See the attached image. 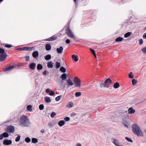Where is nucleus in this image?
Here are the masks:
<instances>
[{"mask_svg":"<svg viewBox=\"0 0 146 146\" xmlns=\"http://www.w3.org/2000/svg\"><path fill=\"white\" fill-rule=\"evenodd\" d=\"M133 132L138 137H143V135L141 129L136 124H133L132 126Z\"/></svg>","mask_w":146,"mask_h":146,"instance_id":"nucleus-1","label":"nucleus"},{"mask_svg":"<svg viewBox=\"0 0 146 146\" xmlns=\"http://www.w3.org/2000/svg\"><path fill=\"white\" fill-rule=\"evenodd\" d=\"M30 123L29 121L27 116L25 115H22L20 117L19 122L20 125L27 127Z\"/></svg>","mask_w":146,"mask_h":146,"instance_id":"nucleus-2","label":"nucleus"},{"mask_svg":"<svg viewBox=\"0 0 146 146\" xmlns=\"http://www.w3.org/2000/svg\"><path fill=\"white\" fill-rule=\"evenodd\" d=\"M65 33L70 38H74V36L71 31L69 27H67L65 29Z\"/></svg>","mask_w":146,"mask_h":146,"instance_id":"nucleus-3","label":"nucleus"},{"mask_svg":"<svg viewBox=\"0 0 146 146\" xmlns=\"http://www.w3.org/2000/svg\"><path fill=\"white\" fill-rule=\"evenodd\" d=\"M74 84H75V87L78 88L80 87L81 81L77 77H75L74 80Z\"/></svg>","mask_w":146,"mask_h":146,"instance_id":"nucleus-4","label":"nucleus"},{"mask_svg":"<svg viewBox=\"0 0 146 146\" xmlns=\"http://www.w3.org/2000/svg\"><path fill=\"white\" fill-rule=\"evenodd\" d=\"M7 53H5L4 54H0V62L4 61L6 59L7 56Z\"/></svg>","mask_w":146,"mask_h":146,"instance_id":"nucleus-5","label":"nucleus"},{"mask_svg":"<svg viewBox=\"0 0 146 146\" xmlns=\"http://www.w3.org/2000/svg\"><path fill=\"white\" fill-rule=\"evenodd\" d=\"M17 66L16 65H13L12 66H10L5 68L4 69V71H9L12 69H14Z\"/></svg>","mask_w":146,"mask_h":146,"instance_id":"nucleus-6","label":"nucleus"},{"mask_svg":"<svg viewBox=\"0 0 146 146\" xmlns=\"http://www.w3.org/2000/svg\"><path fill=\"white\" fill-rule=\"evenodd\" d=\"M12 141L10 140L5 139L3 141V144L5 145H9L11 144Z\"/></svg>","mask_w":146,"mask_h":146,"instance_id":"nucleus-7","label":"nucleus"},{"mask_svg":"<svg viewBox=\"0 0 146 146\" xmlns=\"http://www.w3.org/2000/svg\"><path fill=\"white\" fill-rule=\"evenodd\" d=\"M57 38V37L55 35H53L51 37L45 39V41H52L56 40Z\"/></svg>","mask_w":146,"mask_h":146,"instance_id":"nucleus-8","label":"nucleus"},{"mask_svg":"<svg viewBox=\"0 0 146 146\" xmlns=\"http://www.w3.org/2000/svg\"><path fill=\"white\" fill-rule=\"evenodd\" d=\"M36 66V64L34 62L31 63L29 65V68L32 70H34L35 69Z\"/></svg>","mask_w":146,"mask_h":146,"instance_id":"nucleus-9","label":"nucleus"},{"mask_svg":"<svg viewBox=\"0 0 146 146\" xmlns=\"http://www.w3.org/2000/svg\"><path fill=\"white\" fill-rule=\"evenodd\" d=\"M14 129L15 127L13 126H9L7 128L8 131L10 133L13 132Z\"/></svg>","mask_w":146,"mask_h":146,"instance_id":"nucleus-10","label":"nucleus"},{"mask_svg":"<svg viewBox=\"0 0 146 146\" xmlns=\"http://www.w3.org/2000/svg\"><path fill=\"white\" fill-rule=\"evenodd\" d=\"M66 82L67 83L66 85L68 86H72L73 85V83L70 78H69L68 80H67Z\"/></svg>","mask_w":146,"mask_h":146,"instance_id":"nucleus-11","label":"nucleus"},{"mask_svg":"<svg viewBox=\"0 0 146 146\" xmlns=\"http://www.w3.org/2000/svg\"><path fill=\"white\" fill-rule=\"evenodd\" d=\"M100 86L101 88L104 87V88H108L109 87V85H107L105 83V82L104 83L102 82L100 83Z\"/></svg>","mask_w":146,"mask_h":146,"instance_id":"nucleus-12","label":"nucleus"},{"mask_svg":"<svg viewBox=\"0 0 146 146\" xmlns=\"http://www.w3.org/2000/svg\"><path fill=\"white\" fill-rule=\"evenodd\" d=\"M56 51L59 54L61 53L63 50V48L62 46H61L59 48L56 49Z\"/></svg>","mask_w":146,"mask_h":146,"instance_id":"nucleus-13","label":"nucleus"},{"mask_svg":"<svg viewBox=\"0 0 146 146\" xmlns=\"http://www.w3.org/2000/svg\"><path fill=\"white\" fill-rule=\"evenodd\" d=\"M135 111V110L133 109L132 107L129 108L128 110V113L130 114L134 113Z\"/></svg>","mask_w":146,"mask_h":146,"instance_id":"nucleus-14","label":"nucleus"},{"mask_svg":"<svg viewBox=\"0 0 146 146\" xmlns=\"http://www.w3.org/2000/svg\"><path fill=\"white\" fill-rule=\"evenodd\" d=\"M38 55V52L37 51H35L33 52L32 54V56L34 58L37 57Z\"/></svg>","mask_w":146,"mask_h":146,"instance_id":"nucleus-15","label":"nucleus"},{"mask_svg":"<svg viewBox=\"0 0 146 146\" xmlns=\"http://www.w3.org/2000/svg\"><path fill=\"white\" fill-rule=\"evenodd\" d=\"M65 124V121L63 120H60L58 123V125L60 127L63 126Z\"/></svg>","mask_w":146,"mask_h":146,"instance_id":"nucleus-16","label":"nucleus"},{"mask_svg":"<svg viewBox=\"0 0 146 146\" xmlns=\"http://www.w3.org/2000/svg\"><path fill=\"white\" fill-rule=\"evenodd\" d=\"M112 82V81L111 79L110 78H108L106 79L105 81V83L109 85V84L110 83H111Z\"/></svg>","mask_w":146,"mask_h":146,"instance_id":"nucleus-17","label":"nucleus"},{"mask_svg":"<svg viewBox=\"0 0 146 146\" xmlns=\"http://www.w3.org/2000/svg\"><path fill=\"white\" fill-rule=\"evenodd\" d=\"M51 47L50 44H46L45 45V49L47 51H49L51 49Z\"/></svg>","mask_w":146,"mask_h":146,"instance_id":"nucleus-18","label":"nucleus"},{"mask_svg":"<svg viewBox=\"0 0 146 146\" xmlns=\"http://www.w3.org/2000/svg\"><path fill=\"white\" fill-rule=\"evenodd\" d=\"M45 99V102L46 103H50L51 102V100L50 97H45L44 98Z\"/></svg>","mask_w":146,"mask_h":146,"instance_id":"nucleus-19","label":"nucleus"},{"mask_svg":"<svg viewBox=\"0 0 146 146\" xmlns=\"http://www.w3.org/2000/svg\"><path fill=\"white\" fill-rule=\"evenodd\" d=\"M45 60H50L51 58V56L50 54H47L44 57Z\"/></svg>","mask_w":146,"mask_h":146,"instance_id":"nucleus-20","label":"nucleus"},{"mask_svg":"<svg viewBox=\"0 0 146 146\" xmlns=\"http://www.w3.org/2000/svg\"><path fill=\"white\" fill-rule=\"evenodd\" d=\"M124 40L123 38L121 37H119L117 38L115 40V41L116 42H120L121 41Z\"/></svg>","mask_w":146,"mask_h":146,"instance_id":"nucleus-21","label":"nucleus"},{"mask_svg":"<svg viewBox=\"0 0 146 146\" xmlns=\"http://www.w3.org/2000/svg\"><path fill=\"white\" fill-rule=\"evenodd\" d=\"M73 103L71 102H69L66 105V106L68 108H71L73 106Z\"/></svg>","mask_w":146,"mask_h":146,"instance_id":"nucleus-22","label":"nucleus"},{"mask_svg":"<svg viewBox=\"0 0 146 146\" xmlns=\"http://www.w3.org/2000/svg\"><path fill=\"white\" fill-rule=\"evenodd\" d=\"M47 67L48 68H52L53 67V63L51 62H48L47 63Z\"/></svg>","mask_w":146,"mask_h":146,"instance_id":"nucleus-23","label":"nucleus"},{"mask_svg":"<svg viewBox=\"0 0 146 146\" xmlns=\"http://www.w3.org/2000/svg\"><path fill=\"white\" fill-rule=\"evenodd\" d=\"M72 57L75 62H77L78 61V59L77 58V56L76 55L73 54L72 56Z\"/></svg>","mask_w":146,"mask_h":146,"instance_id":"nucleus-24","label":"nucleus"},{"mask_svg":"<svg viewBox=\"0 0 146 146\" xmlns=\"http://www.w3.org/2000/svg\"><path fill=\"white\" fill-rule=\"evenodd\" d=\"M43 68L42 66L40 64H38L37 66V69L38 70H40Z\"/></svg>","mask_w":146,"mask_h":146,"instance_id":"nucleus-25","label":"nucleus"},{"mask_svg":"<svg viewBox=\"0 0 146 146\" xmlns=\"http://www.w3.org/2000/svg\"><path fill=\"white\" fill-rule=\"evenodd\" d=\"M61 78L62 80H65L66 78V75L65 73H63L62 74L61 76Z\"/></svg>","mask_w":146,"mask_h":146,"instance_id":"nucleus-26","label":"nucleus"},{"mask_svg":"<svg viewBox=\"0 0 146 146\" xmlns=\"http://www.w3.org/2000/svg\"><path fill=\"white\" fill-rule=\"evenodd\" d=\"M113 87L114 88L116 89L119 87V84L118 82H115L113 85Z\"/></svg>","mask_w":146,"mask_h":146,"instance_id":"nucleus-27","label":"nucleus"},{"mask_svg":"<svg viewBox=\"0 0 146 146\" xmlns=\"http://www.w3.org/2000/svg\"><path fill=\"white\" fill-rule=\"evenodd\" d=\"M34 48L33 47H25V51H31L32 50L33 48Z\"/></svg>","mask_w":146,"mask_h":146,"instance_id":"nucleus-28","label":"nucleus"},{"mask_svg":"<svg viewBox=\"0 0 146 146\" xmlns=\"http://www.w3.org/2000/svg\"><path fill=\"white\" fill-rule=\"evenodd\" d=\"M60 71L63 73H65L66 71V69L63 66L61 67L60 69Z\"/></svg>","mask_w":146,"mask_h":146,"instance_id":"nucleus-29","label":"nucleus"},{"mask_svg":"<svg viewBox=\"0 0 146 146\" xmlns=\"http://www.w3.org/2000/svg\"><path fill=\"white\" fill-rule=\"evenodd\" d=\"M131 33L130 32H128L125 33L124 35V37L125 38H127L129 37L131 35Z\"/></svg>","mask_w":146,"mask_h":146,"instance_id":"nucleus-30","label":"nucleus"},{"mask_svg":"<svg viewBox=\"0 0 146 146\" xmlns=\"http://www.w3.org/2000/svg\"><path fill=\"white\" fill-rule=\"evenodd\" d=\"M38 142V139L36 138H33L32 139V142L34 143H35Z\"/></svg>","mask_w":146,"mask_h":146,"instance_id":"nucleus-31","label":"nucleus"},{"mask_svg":"<svg viewBox=\"0 0 146 146\" xmlns=\"http://www.w3.org/2000/svg\"><path fill=\"white\" fill-rule=\"evenodd\" d=\"M5 53H6V52H5L4 49L1 48H0V54H4Z\"/></svg>","mask_w":146,"mask_h":146,"instance_id":"nucleus-32","label":"nucleus"},{"mask_svg":"<svg viewBox=\"0 0 146 146\" xmlns=\"http://www.w3.org/2000/svg\"><path fill=\"white\" fill-rule=\"evenodd\" d=\"M132 84L134 85L137 84V81L136 79H133L132 80Z\"/></svg>","mask_w":146,"mask_h":146,"instance_id":"nucleus-33","label":"nucleus"},{"mask_svg":"<svg viewBox=\"0 0 146 146\" xmlns=\"http://www.w3.org/2000/svg\"><path fill=\"white\" fill-rule=\"evenodd\" d=\"M32 106L30 105H29L27 106V109L28 110H29L30 111H32Z\"/></svg>","mask_w":146,"mask_h":146,"instance_id":"nucleus-34","label":"nucleus"},{"mask_svg":"<svg viewBox=\"0 0 146 146\" xmlns=\"http://www.w3.org/2000/svg\"><path fill=\"white\" fill-rule=\"evenodd\" d=\"M81 95V93L80 92H76L75 94V96L76 97H78L80 96Z\"/></svg>","mask_w":146,"mask_h":146,"instance_id":"nucleus-35","label":"nucleus"},{"mask_svg":"<svg viewBox=\"0 0 146 146\" xmlns=\"http://www.w3.org/2000/svg\"><path fill=\"white\" fill-rule=\"evenodd\" d=\"M62 97V96L61 95L58 96L55 98L56 100L57 101H59L60 100L61 98Z\"/></svg>","mask_w":146,"mask_h":146,"instance_id":"nucleus-36","label":"nucleus"},{"mask_svg":"<svg viewBox=\"0 0 146 146\" xmlns=\"http://www.w3.org/2000/svg\"><path fill=\"white\" fill-rule=\"evenodd\" d=\"M3 134V137H8L9 135L7 133L5 132L3 133V134Z\"/></svg>","mask_w":146,"mask_h":146,"instance_id":"nucleus-37","label":"nucleus"},{"mask_svg":"<svg viewBox=\"0 0 146 146\" xmlns=\"http://www.w3.org/2000/svg\"><path fill=\"white\" fill-rule=\"evenodd\" d=\"M60 66V63L58 62H56V67L57 68H59Z\"/></svg>","mask_w":146,"mask_h":146,"instance_id":"nucleus-38","label":"nucleus"},{"mask_svg":"<svg viewBox=\"0 0 146 146\" xmlns=\"http://www.w3.org/2000/svg\"><path fill=\"white\" fill-rule=\"evenodd\" d=\"M56 115V113L55 112H53L51 113L50 114V116L52 118H53Z\"/></svg>","mask_w":146,"mask_h":146,"instance_id":"nucleus-39","label":"nucleus"},{"mask_svg":"<svg viewBox=\"0 0 146 146\" xmlns=\"http://www.w3.org/2000/svg\"><path fill=\"white\" fill-rule=\"evenodd\" d=\"M128 76L129 78L131 79H132L134 78L132 73L131 72H130Z\"/></svg>","mask_w":146,"mask_h":146,"instance_id":"nucleus-40","label":"nucleus"},{"mask_svg":"<svg viewBox=\"0 0 146 146\" xmlns=\"http://www.w3.org/2000/svg\"><path fill=\"white\" fill-rule=\"evenodd\" d=\"M25 141L27 143H28L31 141V139L29 137H27L25 139Z\"/></svg>","mask_w":146,"mask_h":146,"instance_id":"nucleus-41","label":"nucleus"},{"mask_svg":"<svg viewBox=\"0 0 146 146\" xmlns=\"http://www.w3.org/2000/svg\"><path fill=\"white\" fill-rule=\"evenodd\" d=\"M39 108L40 110H42L44 108V106L43 104H40L39 105Z\"/></svg>","mask_w":146,"mask_h":146,"instance_id":"nucleus-42","label":"nucleus"},{"mask_svg":"<svg viewBox=\"0 0 146 146\" xmlns=\"http://www.w3.org/2000/svg\"><path fill=\"white\" fill-rule=\"evenodd\" d=\"M21 136L20 135H18L17 136V137L15 139V141L16 142L19 141L20 139Z\"/></svg>","mask_w":146,"mask_h":146,"instance_id":"nucleus-43","label":"nucleus"},{"mask_svg":"<svg viewBox=\"0 0 146 146\" xmlns=\"http://www.w3.org/2000/svg\"><path fill=\"white\" fill-rule=\"evenodd\" d=\"M125 139L129 142H133V141L131 139L127 137H125Z\"/></svg>","mask_w":146,"mask_h":146,"instance_id":"nucleus-44","label":"nucleus"},{"mask_svg":"<svg viewBox=\"0 0 146 146\" xmlns=\"http://www.w3.org/2000/svg\"><path fill=\"white\" fill-rule=\"evenodd\" d=\"M141 50L143 53H146V47L143 48Z\"/></svg>","mask_w":146,"mask_h":146,"instance_id":"nucleus-45","label":"nucleus"},{"mask_svg":"<svg viewBox=\"0 0 146 146\" xmlns=\"http://www.w3.org/2000/svg\"><path fill=\"white\" fill-rule=\"evenodd\" d=\"M139 44L140 45H142L143 42V40L142 39H140L139 40Z\"/></svg>","mask_w":146,"mask_h":146,"instance_id":"nucleus-46","label":"nucleus"},{"mask_svg":"<svg viewBox=\"0 0 146 146\" xmlns=\"http://www.w3.org/2000/svg\"><path fill=\"white\" fill-rule=\"evenodd\" d=\"M55 92L51 90L49 93V95L50 96H53Z\"/></svg>","mask_w":146,"mask_h":146,"instance_id":"nucleus-47","label":"nucleus"},{"mask_svg":"<svg viewBox=\"0 0 146 146\" xmlns=\"http://www.w3.org/2000/svg\"><path fill=\"white\" fill-rule=\"evenodd\" d=\"M64 119L66 121H67L70 120V118L68 117H66L64 118Z\"/></svg>","mask_w":146,"mask_h":146,"instance_id":"nucleus-48","label":"nucleus"},{"mask_svg":"<svg viewBox=\"0 0 146 146\" xmlns=\"http://www.w3.org/2000/svg\"><path fill=\"white\" fill-rule=\"evenodd\" d=\"M5 46L7 48H10L12 46V45L9 44H6L5 45Z\"/></svg>","mask_w":146,"mask_h":146,"instance_id":"nucleus-49","label":"nucleus"},{"mask_svg":"<svg viewBox=\"0 0 146 146\" xmlns=\"http://www.w3.org/2000/svg\"><path fill=\"white\" fill-rule=\"evenodd\" d=\"M90 50L91 52H92V53L93 54V55H95V51L91 48H90Z\"/></svg>","mask_w":146,"mask_h":146,"instance_id":"nucleus-50","label":"nucleus"},{"mask_svg":"<svg viewBox=\"0 0 146 146\" xmlns=\"http://www.w3.org/2000/svg\"><path fill=\"white\" fill-rule=\"evenodd\" d=\"M30 59V57L28 56H26L25 57V60L26 61H28Z\"/></svg>","mask_w":146,"mask_h":146,"instance_id":"nucleus-51","label":"nucleus"},{"mask_svg":"<svg viewBox=\"0 0 146 146\" xmlns=\"http://www.w3.org/2000/svg\"><path fill=\"white\" fill-rule=\"evenodd\" d=\"M76 115V113L74 112L72 113L70 115L72 117L75 116Z\"/></svg>","mask_w":146,"mask_h":146,"instance_id":"nucleus-52","label":"nucleus"},{"mask_svg":"<svg viewBox=\"0 0 146 146\" xmlns=\"http://www.w3.org/2000/svg\"><path fill=\"white\" fill-rule=\"evenodd\" d=\"M65 42L67 44H69L70 43V41L69 39H68L66 40Z\"/></svg>","mask_w":146,"mask_h":146,"instance_id":"nucleus-53","label":"nucleus"},{"mask_svg":"<svg viewBox=\"0 0 146 146\" xmlns=\"http://www.w3.org/2000/svg\"><path fill=\"white\" fill-rule=\"evenodd\" d=\"M48 126H53L52 123L51 122L48 123Z\"/></svg>","mask_w":146,"mask_h":146,"instance_id":"nucleus-54","label":"nucleus"},{"mask_svg":"<svg viewBox=\"0 0 146 146\" xmlns=\"http://www.w3.org/2000/svg\"><path fill=\"white\" fill-rule=\"evenodd\" d=\"M3 134H2L0 135V139L1 140H2L3 138Z\"/></svg>","mask_w":146,"mask_h":146,"instance_id":"nucleus-55","label":"nucleus"},{"mask_svg":"<svg viewBox=\"0 0 146 146\" xmlns=\"http://www.w3.org/2000/svg\"><path fill=\"white\" fill-rule=\"evenodd\" d=\"M25 47H23V48H19V50H25Z\"/></svg>","mask_w":146,"mask_h":146,"instance_id":"nucleus-56","label":"nucleus"},{"mask_svg":"<svg viewBox=\"0 0 146 146\" xmlns=\"http://www.w3.org/2000/svg\"><path fill=\"white\" fill-rule=\"evenodd\" d=\"M143 38H146V33L143 35Z\"/></svg>","mask_w":146,"mask_h":146,"instance_id":"nucleus-57","label":"nucleus"},{"mask_svg":"<svg viewBox=\"0 0 146 146\" xmlns=\"http://www.w3.org/2000/svg\"><path fill=\"white\" fill-rule=\"evenodd\" d=\"M46 70L42 72V74L44 75H46Z\"/></svg>","mask_w":146,"mask_h":146,"instance_id":"nucleus-58","label":"nucleus"},{"mask_svg":"<svg viewBox=\"0 0 146 146\" xmlns=\"http://www.w3.org/2000/svg\"><path fill=\"white\" fill-rule=\"evenodd\" d=\"M50 90L49 89H47L46 90V92L47 93H49L50 92Z\"/></svg>","mask_w":146,"mask_h":146,"instance_id":"nucleus-59","label":"nucleus"},{"mask_svg":"<svg viewBox=\"0 0 146 146\" xmlns=\"http://www.w3.org/2000/svg\"><path fill=\"white\" fill-rule=\"evenodd\" d=\"M124 125L126 127H127V128H128V125H127V123L124 124Z\"/></svg>","mask_w":146,"mask_h":146,"instance_id":"nucleus-60","label":"nucleus"},{"mask_svg":"<svg viewBox=\"0 0 146 146\" xmlns=\"http://www.w3.org/2000/svg\"><path fill=\"white\" fill-rule=\"evenodd\" d=\"M76 146H81V144L79 143H77L76 145Z\"/></svg>","mask_w":146,"mask_h":146,"instance_id":"nucleus-61","label":"nucleus"},{"mask_svg":"<svg viewBox=\"0 0 146 146\" xmlns=\"http://www.w3.org/2000/svg\"><path fill=\"white\" fill-rule=\"evenodd\" d=\"M41 132L42 133H44V130H41Z\"/></svg>","mask_w":146,"mask_h":146,"instance_id":"nucleus-62","label":"nucleus"},{"mask_svg":"<svg viewBox=\"0 0 146 146\" xmlns=\"http://www.w3.org/2000/svg\"><path fill=\"white\" fill-rule=\"evenodd\" d=\"M3 1V0H0V3H1Z\"/></svg>","mask_w":146,"mask_h":146,"instance_id":"nucleus-63","label":"nucleus"},{"mask_svg":"<svg viewBox=\"0 0 146 146\" xmlns=\"http://www.w3.org/2000/svg\"><path fill=\"white\" fill-rule=\"evenodd\" d=\"M74 1L75 3H76V0H74Z\"/></svg>","mask_w":146,"mask_h":146,"instance_id":"nucleus-64","label":"nucleus"}]
</instances>
